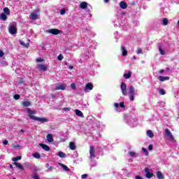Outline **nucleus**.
Here are the masks:
<instances>
[{
    "mask_svg": "<svg viewBox=\"0 0 179 179\" xmlns=\"http://www.w3.org/2000/svg\"><path fill=\"white\" fill-rule=\"evenodd\" d=\"M28 117L31 118V120H34V121H38V122H48V119L44 117H38L37 116H34L36 114V110H31L30 109H27Z\"/></svg>",
    "mask_w": 179,
    "mask_h": 179,
    "instance_id": "nucleus-1",
    "label": "nucleus"
},
{
    "mask_svg": "<svg viewBox=\"0 0 179 179\" xmlns=\"http://www.w3.org/2000/svg\"><path fill=\"white\" fill-rule=\"evenodd\" d=\"M129 100H131V101H134V100H135V88H134V86L131 85L129 87Z\"/></svg>",
    "mask_w": 179,
    "mask_h": 179,
    "instance_id": "nucleus-2",
    "label": "nucleus"
},
{
    "mask_svg": "<svg viewBox=\"0 0 179 179\" xmlns=\"http://www.w3.org/2000/svg\"><path fill=\"white\" fill-rule=\"evenodd\" d=\"M120 89L123 96H127V84L124 82L121 83Z\"/></svg>",
    "mask_w": 179,
    "mask_h": 179,
    "instance_id": "nucleus-3",
    "label": "nucleus"
},
{
    "mask_svg": "<svg viewBox=\"0 0 179 179\" xmlns=\"http://www.w3.org/2000/svg\"><path fill=\"white\" fill-rule=\"evenodd\" d=\"M88 90H93V84L92 83H87L84 88L85 93H87Z\"/></svg>",
    "mask_w": 179,
    "mask_h": 179,
    "instance_id": "nucleus-4",
    "label": "nucleus"
},
{
    "mask_svg": "<svg viewBox=\"0 0 179 179\" xmlns=\"http://www.w3.org/2000/svg\"><path fill=\"white\" fill-rule=\"evenodd\" d=\"M165 134L170 141H174V136L171 134V131L169 129H165Z\"/></svg>",
    "mask_w": 179,
    "mask_h": 179,
    "instance_id": "nucleus-5",
    "label": "nucleus"
},
{
    "mask_svg": "<svg viewBox=\"0 0 179 179\" xmlns=\"http://www.w3.org/2000/svg\"><path fill=\"white\" fill-rule=\"evenodd\" d=\"M48 33H50V34H54V36H57V34H59L61 33V31L57 29H51L48 31Z\"/></svg>",
    "mask_w": 179,
    "mask_h": 179,
    "instance_id": "nucleus-6",
    "label": "nucleus"
},
{
    "mask_svg": "<svg viewBox=\"0 0 179 179\" xmlns=\"http://www.w3.org/2000/svg\"><path fill=\"white\" fill-rule=\"evenodd\" d=\"M90 159H94L96 157V155H94V147L92 145L90 147Z\"/></svg>",
    "mask_w": 179,
    "mask_h": 179,
    "instance_id": "nucleus-7",
    "label": "nucleus"
},
{
    "mask_svg": "<svg viewBox=\"0 0 179 179\" xmlns=\"http://www.w3.org/2000/svg\"><path fill=\"white\" fill-rule=\"evenodd\" d=\"M9 32L10 34H16V33H17V29L12 25L10 27Z\"/></svg>",
    "mask_w": 179,
    "mask_h": 179,
    "instance_id": "nucleus-8",
    "label": "nucleus"
},
{
    "mask_svg": "<svg viewBox=\"0 0 179 179\" xmlns=\"http://www.w3.org/2000/svg\"><path fill=\"white\" fill-rule=\"evenodd\" d=\"M27 41L28 42L27 43H25L24 41L20 40V44L21 45H23V47H24L25 48H27L29 47V45H30V40L27 39Z\"/></svg>",
    "mask_w": 179,
    "mask_h": 179,
    "instance_id": "nucleus-9",
    "label": "nucleus"
},
{
    "mask_svg": "<svg viewBox=\"0 0 179 179\" xmlns=\"http://www.w3.org/2000/svg\"><path fill=\"white\" fill-rule=\"evenodd\" d=\"M48 66L45 64H38V69L39 71H43V72H45L48 69Z\"/></svg>",
    "mask_w": 179,
    "mask_h": 179,
    "instance_id": "nucleus-10",
    "label": "nucleus"
},
{
    "mask_svg": "<svg viewBox=\"0 0 179 179\" xmlns=\"http://www.w3.org/2000/svg\"><path fill=\"white\" fill-rule=\"evenodd\" d=\"M158 79L160 82H166V80H170V77L159 76L158 77Z\"/></svg>",
    "mask_w": 179,
    "mask_h": 179,
    "instance_id": "nucleus-11",
    "label": "nucleus"
},
{
    "mask_svg": "<svg viewBox=\"0 0 179 179\" xmlns=\"http://www.w3.org/2000/svg\"><path fill=\"white\" fill-rule=\"evenodd\" d=\"M65 89H66V85L62 84L59 86H57L55 90H65Z\"/></svg>",
    "mask_w": 179,
    "mask_h": 179,
    "instance_id": "nucleus-12",
    "label": "nucleus"
},
{
    "mask_svg": "<svg viewBox=\"0 0 179 179\" xmlns=\"http://www.w3.org/2000/svg\"><path fill=\"white\" fill-rule=\"evenodd\" d=\"M46 138H47V141L49 143L54 142V138L52 136V134H48L46 136Z\"/></svg>",
    "mask_w": 179,
    "mask_h": 179,
    "instance_id": "nucleus-13",
    "label": "nucleus"
},
{
    "mask_svg": "<svg viewBox=\"0 0 179 179\" xmlns=\"http://www.w3.org/2000/svg\"><path fill=\"white\" fill-rule=\"evenodd\" d=\"M75 113L78 117H80L81 118L85 117V115H83V113H82V111L79 110V109H76Z\"/></svg>",
    "mask_w": 179,
    "mask_h": 179,
    "instance_id": "nucleus-14",
    "label": "nucleus"
},
{
    "mask_svg": "<svg viewBox=\"0 0 179 179\" xmlns=\"http://www.w3.org/2000/svg\"><path fill=\"white\" fill-rule=\"evenodd\" d=\"M22 107H30V106H31V102L29 101H23L22 102Z\"/></svg>",
    "mask_w": 179,
    "mask_h": 179,
    "instance_id": "nucleus-15",
    "label": "nucleus"
},
{
    "mask_svg": "<svg viewBox=\"0 0 179 179\" xmlns=\"http://www.w3.org/2000/svg\"><path fill=\"white\" fill-rule=\"evenodd\" d=\"M120 6L121 9H127L128 8V4L125 1H121L120 3Z\"/></svg>",
    "mask_w": 179,
    "mask_h": 179,
    "instance_id": "nucleus-16",
    "label": "nucleus"
},
{
    "mask_svg": "<svg viewBox=\"0 0 179 179\" xmlns=\"http://www.w3.org/2000/svg\"><path fill=\"white\" fill-rule=\"evenodd\" d=\"M59 166L62 167V169L64 170V171H71V169L68 168V166L62 163H59Z\"/></svg>",
    "mask_w": 179,
    "mask_h": 179,
    "instance_id": "nucleus-17",
    "label": "nucleus"
},
{
    "mask_svg": "<svg viewBox=\"0 0 179 179\" xmlns=\"http://www.w3.org/2000/svg\"><path fill=\"white\" fill-rule=\"evenodd\" d=\"M69 146L71 150H76V144L74 142H70Z\"/></svg>",
    "mask_w": 179,
    "mask_h": 179,
    "instance_id": "nucleus-18",
    "label": "nucleus"
},
{
    "mask_svg": "<svg viewBox=\"0 0 179 179\" xmlns=\"http://www.w3.org/2000/svg\"><path fill=\"white\" fill-rule=\"evenodd\" d=\"M40 146L41 148H43L44 150H45L46 152H50V146L43 143H41Z\"/></svg>",
    "mask_w": 179,
    "mask_h": 179,
    "instance_id": "nucleus-19",
    "label": "nucleus"
},
{
    "mask_svg": "<svg viewBox=\"0 0 179 179\" xmlns=\"http://www.w3.org/2000/svg\"><path fill=\"white\" fill-rule=\"evenodd\" d=\"M80 8L81 9H87V2L86 1H83L80 4Z\"/></svg>",
    "mask_w": 179,
    "mask_h": 179,
    "instance_id": "nucleus-20",
    "label": "nucleus"
},
{
    "mask_svg": "<svg viewBox=\"0 0 179 179\" xmlns=\"http://www.w3.org/2000/svg\"><path fill=\"white\" fill-rule=\"evenodd\" d=\"M157 177L158 179H164V176H163V173L160 171L157 172Z\"/></svg>",
    "mask_w": 179,
    "mask_h": 179,
    "instance_id": "nucleus-21",
    "label": "nucleus"
},
{
    "mask_svg": "<svg viewBox=\"0 0 179 179\" xmlns=\"http://www.w3.org/2000/svg\"><path fill=\"white\" fill-rule=\"evenodd\" d=\"M13 164L14 166H16L17 169L24 170L23 166L21 164H19L18 162H13Z\"/></svg>",
    "mask_w": 179,
    "mask_h": 179,
    "instance_id": "nucleus-22",
    "label": "nucleus"
},
{
    "mask_svg": "<svg viewBox=\"0 0 179 179\" xmlns=\"http://www.w3.org/2000/svg\"><path fill=\"white\" fill-rule=\"evenodd\" d=\"M121 48L122 51V56L127 57V55H128V51L127 50V49H125L124 46H122Z\"/></svg>",
    "mask_w": 179,
    "mask_h": 179,
    "instance_id": "nucleus-23",
    "label": "nucleus"
},
{
    "mask_svg": "<svg viewBox=\"0 0 179 179\" xmlns=\"http://www.w3.org/2000/svg\"><path fill=\"white\" fill-rule=\"evenodd\" d=\"M131 75H132V72L129 71L128 73L124 74V79H129V78H131Z\"/></svg>",
    "mask_w": 179,
    "mask_h": 179,
    "instance_id": "nucleus-24",
    "label": "nucleus"
},
{
    "mask_svg": "<svg viewBox=\"0 0 179 179\" xmlns=\"http://www.w3.org/2000/svg\"><path fill=\"white\" fill-rule=\"evenodd\" d=\"M17 160H22V156H17L12 158V161L14 162V163H17Z\"/></svg>",
    "mask_w": 179,
    "mask_h": 179,
    "instance_id": "nucleus-25",
    "label": "nucleus"
},
{
    "mask_svg": "<svg viewBox=\"0 0 179 179\" xmlns=\"http://www.w3.org/2000/svg\"><path fill=\"white\" fill-rule=\"evenodd\" d=\"M30 18L32 19L33 20H37V14H36L35 13H32L30 15Z\"/></svg>",
    "mask_w": 179,
    "mask_h": 179,
    "instance_id": "nucleus-26",
    "label": "nucleus"
},
{
    "mask_svg": "<svg viewBox=\"0 0 179 179\" xmlns=\"http://www.w3.org/2000/svg\"><path fill=\"white\" fill-rule=\"evenodd\" d=\"M0 19H1V20L5 21V20H6L8 19V16L6 15L5 13H1V15H0Z\"/></svg>",
    "mask_w": 179,
    "mask_h": 179,
    "instance_id": "nucleus-27",
    "label": "nucleus"
},
{
    "mask_svg": "<svg viewBox=\"0 0 179 179\" xmlns=\"http://www.w3.org/2000/svg\"><path fill=\"white\" fill-rule=\"evenodd\" d=\"M147 135L149 136V138H153L155 136V134H153V131H152V130H148L147 131Z\"/></svg>",
    "mask_w": 179,
    "mask_h": 179,
    "instance_id": "nucleus-28",
    "label": "nucleus"
},
{
    "mask_svg": "<svg viewBox=\"0 0 179 179\" xmlns=\"http://www.w3.org/2000/svg\"><path fill=\"white\" fill-rule=\"evenodd\" d=\"M57 156H59V157H62V159H65V157H66V155H65V153L61 151L59 152Z\"/></svg>",
    "mask_w": 179,
    "mask_h": 179,
    "instance_id": "nucleus-29",
    "label": "nucleus"
},
{
    "mask_svg": "<svg viewBox=\"0 0 179 179\" xmlns=\"http://www.w3.org/2000/svg\"><path fill=\"white\" fill-rule=\"evenodd\" d=\"M46 169H48V171H52L54 170V167L50 166V164H46Z\"/></svg>",
    "mask_w": 179,
    "mask_h": 179,
    "instance_id": "nucleus-30",
    "label": "nucleus"
},
{
    "mask_svg": "<svg viewBox=\"0 0 179 179\" xmlns=\"http://www.w3.org/2000/svg\"><path fill=\"white\" fill-rule=\"evenodd\" d=\"M162 23L164 26H167V24H169V20L167 18H163Z\"/></svg>",
    "mask_w": 179,
    "mask_h": 179,
    "instance_id": "nucleus-31",
    "label": "nucleus"
},
{
    "mask_svg": "<svg viewBox=\"0 0 179 179\" xmlns=\"http://www.w3.org/2000/svg\"><path fill=\"white\" fill-rule=\"evenodd\" d=\"M3 12L7 15H10V10L8 7L3 8Z\"/></svg>",
    "mask_w": 179,
    "mask_h": 179,
    "instance_id": "nucleus-32",
    "label": "nucleus"
},
{
    "mask_svg": "<svg viewBox=\"0 0 179 179\" xmlns=\"http://www.w3.org/2000/svg\"><path fill=\"white\" fill-rule=\"evenodd\" d=\"M32 156L34 157H35V159H41V155L39 153H34L32 155Z\"/></svg>",
    "mask_w": 179,
    "mask_h": 179,
    "instance_id": "nucleus-33",
    "label": "nucleus"
},
{
    "mask_svg": "<svg viewBox=\"0 0 179 179\" xmlns=\"http://www.w3.org/2000/svg\"><path fill=\"white\" fill-rule=\"evenodd\" d=\"M158 48L161 55H164L165 52L164 50L162 48V46L159 45Z\"/></svg>",
    "mask_w": 179,
    "mask_h": 179,
    "instance_id": "nucleus-34",
    "label": "nucleus"
},
{
    "mask_svg": "<svg viewBox=\"0 0 179 179\" xmlns=\"http://www.w3.org/2000/svg\"><path fill=\"white\" fill-rule=\"evenodd\" d=\"M142 150L143 153L145 155V156H149V152H148V149L142 148Z\"/></svg>",
    "mask_w": 179,
    "mask_h": 179,
    "instance_id": "nucleus-35",
    "label": "nucleus"
},
{
    "mask_svg": "<svg viewBox=\"0 0 179 179\" xmlns=\"http://www.w3.org/2000/svg\"><path fill=\"white\" fill-rule=\"evenodd\" d=\"M145 177L147 178H152V177H153V173L150 172L149 173H146Z\"/></svg>",
    "mask_w": 179,
    "mask_h": 179,
    "instance_id": "nucleus-36",
    "label": "nucleus"
},
{
    "mask_svg": "<svg viewBox=\"0 0 179 179\" xmlns=\"http://www.w3.org/2000/svg\"><path fill=\"white\" fill-rule=\"evenodd\" d=\"M13 99H14L15 100H19V99H20V95L16 94H15V95L13 96Z\"/></svg>",
    "mask_w": 179,
    "mask_h": 179,
    "instance_id": "nucleus-37",
    "label": "nucleus"
},
{
    "mask_svg": "<svg viewBox=\"0 0 179 179\" xmlns=\"http://www.w3.org/2000/svg\"><path fill=\"white\" fill-rule=\"evenodd\" d=\"M129 155L131 157H134V156H136V153H135V152H133V151H129Z\"/></svg>",
    "mask_w": 179,
    "mask_h": 179,
    "instance_id": "nucleus-38",
    "label": "nucleus"
},
{
    "mask_svg": "<svg viewBox=\"0 0 179 179\" xmlns=\"http://www.w3.org/2000/svg\"><path fill=\"white\" fill-rule=\"evenodd\" d=\"M57 59L59 61H62V59H64V56L62 54L59 55L57 57Z\"/></svg>",
    "mask_w": 179,
    "mask_h": 179,
    "instance_id": "nucleus-39",
    "label": "nucleus"
},
{
    "mask_svg": "<svg viewBox=\"0 0 179 179\" xmlns=\"http://www.w3.org/2000/svg\"><path fill=\"white\" fill-rule=\"evenodd\" d=\"M159 94H162V96H164V94H166V92L164 91V90L161 89L159 90Z\"/></svg>",
    "mask_w": 179,
    "mask_h": 179,
    "instance_id": "nucleus-40",
    "label": "nucleus"
},
{
    "mask_svg": "<svg viewBox=\"0 0 179 179\" xmlns=\"http://www.w3.org/2000/svg\"><path fill=\"white\" fill-rule=\"evenodd\" d=\"M71 88L73 90H75V89H76V85L75 83H71Z\"/></svg>",
    "mask_w": 179,
    "mask_h": 179,
    "instance_id": "nucleus-41",
    "label": "nucleus"
},
{
    "mask_svg": "<svg viewBox=\"0 0 179 179\" xmlns=\"http://www.w3.org/2000/svg\"><path fill=\"white\" fill-rule=\"evenodd\" d=\"M145 173H146V174H149L150 173V169H149V168H145L144 169Z\"/></svg>",
    "mask_w": 179,
    "mask_h": 179,
    "instance_id": "nucleus-42",
    "label": "nucleus"
},
{
    "mask_svg": "<svg viewBox=\"0 0 179 179\" xmlns=\"http://www.w3.org/2000/svg\"><path fill=\"white\" fill-rule=\"evenodd\" d=\"M136 54L138 55L142 54V49H141L140 48H138L136 50Z\"/></svg>",
    "mask_w": 179,
    "mask_h": 179,
    "instance_id": "nucleus-43",
    "label": "nucleus"
},
{
    "mask_svg": "<svg viewBox=\"0 0 179 179\" xmlns=\"http://www.w3.org/2000/svg\"><path fill=\"white\" fill-rule=\"evenodd\" d=\"M119 106L120 107H121V108H125V105L124 104V102H120Z\"/></svg>",
    "mask_w": 179,
    "mask_h": 179,
    "instance_id": "nucleus-44",
    "label": "nucleus"
},
{
    "mask_svg": "<svg viewBox=\"0 0 179 179\" xmlns=\"http://www.w3.org/2000/svg\"><path fill=\"white\" fill-rule=\"evenodd\" d=\"M65 13H66V10H65V9H62L60 10V14L61 15H65Z\"/></svg>",
    "mask_w": 179,
    "mask_h": 179,
    "instance_id": "nucleus-45",
    "label": "nucleus"
},
{
    "mask_svg": "<svg viewBox=\"0 0 179 179\" xmlns=\"http://www.w3.org/2000/svg\"><path fill=\"white\" fill-rule=\"evenodd\" d=\"M5 55V53L3 52V51L0 50V58H2V57H3Z\"/></svg>",
    "mask_w": 179,
    "mask_h": 179,
    "instance_id": "nucleus-46",
    "label": "nucleus"
},
{
    "mask_svg": "<svg viewBox=\"0 0 179 179\" xmlns=\"http://www.w3.org/2000/svg\"><path fill=\"white\" fill-rule=\"evenodd\" d=\"M148 150H153V145L150 144L148 145Z\"/></svg>",
    "mask_w": 179,
    "mask_h": 179,
    "instance_id": "nucleus-47",
    "label": "nucleus"
},
{
    "mask_svg": "<svg viewBox=\"0 0 179 179\" xmlns=\"http://www.w3.org/2000/svg\"><path fill=\"white\" fill-rule=\"evenodd\" d=\"M33 179H40V176H38V175H34V176H32Z\"/></svg>",
    "mask_w": 179,
    "mask_h": 179,
    "instance_id": "nucleus-48",
    "label": "nucleus"
},
{
    "mask_svg": "<svg viewBox=\"0 0 179 179\" xmlns=\"http://www.w3.org/2000/svg\"><path fill=\"white\" fill-rule=\"evenodd\" d=\"M36 61L37 62H43V59L40 57V58H37Z\"/></svg>",
    "mask_w": 179,
    "mask_h": 179,
    "instance_id": "nucleus-49",
    "label": "nucleus"
},
{
    "mask_svg": "<svg viewBox=\"0 0 179 179\" xmlns=\"http://www.w3.org/2000/svg\"><path fill=\"white\" fill-rule=\"evenodd\" d=\"M14 149H17V148H20V145H15L13 147Z\"/></svg>",
    "mask_w": 179,
    "mask_h": 179,
    "instance_id": "nucleus-50",
    "label": "nucleus"
},
{
    "mask_svg": "<svg viewBox=\"0 0 179 179\" xmlns=\"http://www.w3.org/2000/svg\"><path fill=\"white\" fill-rule=\"evenodd\" d=\"M81 178H87V174H83L81 176Z\"/></svg>",
    "mask_w": 179,
    "mask_h": 179,
    "instance_id": "nucleus-51",
    "label": "nucleus"
},
{
    "mask_svg": "<svg viewBox=\"0 0 179 179\" xmlns=\"http://www.w3.org/2000/svg\"><path fill=\"white\" fill-rule=\"evenodd\" d=\"M114 106H115V107L116 108H120V105L117 103H115Z\"/></svg>",
    "mask_w": 179,
    "mask_h": 179,
    "instance_id": "nucleus-52",
    "label": "nucleus"
},
{
    "mask_svg": "<svg viewBox=\"0 0 179 179\" xmlns=\"http://www.w3.org/2000/svg\"><path fill=\"white\" fill-rule=\"evenodd\" d=\"M8 140H5V141L3 142V145H8Z\"/></svg>",
    "mask_w": 179,
    "mask_h": 179,
    "instance_id": "nucleus-53",
    "label": "nucleus"
},
{
    "mask_svg": "<svg viewBox=\"0 0 179 179\" xmlns=\"http://www.w3.org/2000/svg\"><path fill=\"white\" fill-rule=\"evenodd\" d=\"M159 73H164V69H161L159 71Z\"/></svg>",
    "mask_w": 179,
    "mask_h": 179,
    "instance_id": "nucleus-54",
    "label": "nucleus"
},
{
    "mask_svg": "<svg viewBox=\"0 0 179 179\" xmlns=\"http://www.w3.org/2000/svg\"><path fill=\"white\" fill-rule=\"evenodd\" d=\"M70 108H64V111H69Z\"/></svg>",
    "mask_w": 179,
    "mask_h": 179,
    "instance_id": "nucleus-55",
    "label": "nucleus"
},
{
    "mask_svg": "<svg viewBox=\"0 0 179 179\" xmlns=\"http://www.w3.org/2000/svg\"><path fill=\"white\" fill-rule=\"evenodd\" d=\"M105 3H108L110 2V0H104Z\"/></svg>",
    "mask_w": 179,
    "mask_h": 179,
    "instance_id": "nucleus-56",
    "label": "nucleus"
},
{
    "mask_svg": "<svg viewBox=\"0 0 179 179\" xmlns=\"http://www.w3.org/2000/svg\"><path fill=\"white\" fill-rule=\"evenodd\" d=\"M69 69H73V66H69Z\"/></svg>",
    "mask_w": 179,
    "mask_h": 179,
    "instance_id": "nucleus-57",
    "label": "nucleus"
},
{
    "mask_svg": "<svg viewBox=\"0 0 179 179\" xmlns=\"http://www.w3.org/2000/svg\"><path fill=\"white\" fill-rule=\"evenodd\" d=\"M10 169H13V165H10Z\"/></svg>",
    "mask_w": 179,
    "mask_h": 179,
    "instance_id": "nucleus-58",
    "label": "nucleus"
},
{
    "mask_svg": "<svg viewBox=\"0 0 179 179\" xmlns=\"http://www.w3.org/2000/svg\"><path fill=\"white\" fill-rule=\"evenodd\" d=\"M166 71H170V68L167 67Z\"/></svg>",
    "mask_w": 179,
    "mask_h": 179,
    "instance_id": "nucleus-59",
    "label": "nucleus"
},
{
    "mask_svg": "<svg viewBox=\"0 0 179 179\" xmlns=\"http://www.w3.org/2000/svg\"><path fill=\"white\" fill-rule=\"evenodd\" d=\"M133 58H134V59H136V56H134Z\"/></svg>",
    "mask_w": 179,
    "mask_h": 179,
    "instance_id": "nucleus-60",
    "label": "nucleus"
},
{
    "mask_svg": "<svg viewBox=\"0 0 179 179\" xmlns=\"http://www.w3.org/2000/svg\"><path fill=\"white\" fill-rule=\"evenodd\" d=\"M21 132H22V133H23V132H24V130H23V129H21Z\"/></svg>",
    "mask_w": 179,
    "mask_h": 179,
    "instance_id": "nucleus-61",
    "label": "nucleus"
},
{
    "mask_svg": "<svg viewBox=\"0 0 179 179\" xmlns=\"http://www.w3.org/2000/svg\"><path fill=\"white\" fill-rule=\"evenodd\" d=\"M20 83H23V81L20 80Z\"/></svg>",
    "mask_w": 179,
    "mask_h": 179,
    "instance_id": "nucleus-62",
    "label": "nucleus"
},
{
    "mask_svg": "<svg viewBox=\"0 0 179 179\" xmlns=\"http://www.w3.org/2000/svg\"><path fill=\"white\" fill-rule=\"evenodd\" d=\"M36 12H40V10H37Z\"/></svg>",
    "mask_w": 179,
    "mask_h": 179,
    "instance_id": "nucleus-63",
    "label": "nucleus"
},
{
    "mask_svg": "<svg viewBox=\"0 0 179 179\" xmlns=\"http://www.w3.org/2000/svg\"><path fill=\"white\" fill-rule=\"evenodd\" d=\"M13 179H16V178H13Z\"/></svg>",
    "mask_w": 179,
    "mask_h": 179,
    "instance_id": "nucleus-64",
    "label": "nucleus"
}]
</instances>
